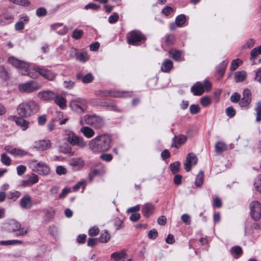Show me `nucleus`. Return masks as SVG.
<instances>
[{
  "instance_id": "bb28decb",
  "label": "nucleus",
  "mask_w": 261,
  "mask_h": 261,
  "mask_svg": "<svg viewBox=\"0 0 261 261\" xmlns=\"http://www.w3.org/2000/svg\"><path fill=\"white\" fill-rule=\"evenodd\" d=\"M227 65V62L224 61H222L216 68V74L219 78H221L223 75L226 68Z\"/></svg>"
},
{
  "instance_id": "9b49d317",
  "label": "nucleus",
  "mask_w": 261,
  "mask_h": 261,
  "mask_svg": "<svg viewBox=\"0 0 261 261\" xmlns=\"http://www.w3.org/2000/svg\"><path fill=\"white\" fill-rule=\"evenodd\" d=\"M251 215L254 221H258L261 217V204L257 201L250 203Z\"/></svg>"
},
{
  "instance_id": "4468645a",
  "label": "nucleus",
  "mask_w": 261,
  "mask_h": 261,
  "mask_svg": "<svg viewBox=\"0 0 261 261\" xmlns=\"http://www.w3.org/2000/svg\"><path fill=\"white\" fill-rule=\"evenodd\" d=\"M197 158L194 153H189L186 157V162L184 164L185 170L189 172L190 171L191 167L195 166L197 163Z\"/></svg>"
},
{
  "instance_id": "39448f33",
  "label": "nucleus",
  "mask_w": 261,
  "mask_h": 261,
  "mask_svg": "<svg viewBox=\"0 0 261 261\" xmlns=\"http://www.w3.org/2000/svg\"><path fill=\"white\" fill-rule=\"evenodd\" d=\"M65 135L67 137V141L71 145L77 146L81 148H84L87 146L84 139L75 135L73 132L67 130L65 131Z\"/></svg>"
},
{
  "instance_id": "603ef678",
  "label": "nucleus",
  "mask_w": 261,
  "mask_h": 261,
  "mask_svg": "<svg viewBox=\"0 0 261 261\" xmlns=\"http://www.w3.org/2000/svg\"><path fill=\"white\" fill-rule=\"evenodd\" d=\"M255 189L261 193V175L258 176V179L254 184Z\"/></svg>"
},
{
  "instance_id": "5fc2aeb1",
  "label": "nucleus",
  "mask_w": 261,
  "mask_h": 261,
  "mask_svg": "<svg viewBox=\"0 0 261 261\" xmlns=\"http://www.w3.org/2000/svg\"><path fill=\"white\" fill-rule=\"evenodd\" d=\"M16 232V236L17 237L24 236L28 233V229L24 227H21V226L20 229L18 230Z\"/></svg>"
},
{
  "instance_id": "f257e3e1",
  "label": "nucleus",
  "mask_w": 261,
  "mask_h": 261,
  "mask_svg": "<svg viewBox=\"0 0 261 261\" xmlns=\"http://www.w3.org/2000/svg\"><path fill=\"white\" fill-rule=\"evenodd\" d=\"M111 137L108 134H102L91 140L88 144L89 148L94 153L107 151L111 147Z\"/></svg>"
},
{
  "instance_id": "1a4fd4ad",
  "label": "nucleus",
  "mask_w": 261,
  "mask_h": 261,
  "mask_svg": "<svg viewBox=\"0 0 261 261\" xmlns=\"http://www.w3.org/2000/svg\"><path fill=\"white\" fill-rule=\"evenodd\" d=\"M127 40L129 44L137 45L139 42L145 40V37L140 31L134 30L127 34Z\"/></svg>"
},
{
  "instance_id": "4be33fe9",
  "label": "nucleus",
  "mask_w": 261,
  "mask_h": 261,
  "mask_svg": "<svg viewBox=\"0 0 261 261\" xmlns=\"http://www.w3.org/2000/svg\"><path fill=\"white\" fill-rule=\"evenodd\" d=\"M23 118L24 117H21L19 116V117H16L15 122L17 126L20 127L22 130L25 131L29 128L30 123Z\"/></svg>"
},
{
  "instance_id": "49530a36",
  "label": "nucleus",
  "mask_w": 261,
  "mask_h": 261,
  "mask_svg": "<svg viewBox=\"0 0 261 261\" xmlns=\"http://www.w3.org/2000/svg\"><path fill=\"white\" fill-rule=\"evenodd\" d=\"M83 31L81 30H79V29H75L72 33V38H73L74 39H80L82 36H83Z\"/></svg>"
},
{
  "instance_id": "9d476101",
  "label": "nucleus",
  "mask_w": 261,
  "mask_h": 261,
  "mask_svg": "<svg viewBox=\"0 0 261 261\" xmlns=\"http://www.w3.org/2000/svg\"><path fill=\"white\" fill-rule=\"evenodd\" d=\"M211 83L207 80L204 81L203 84L200 82H197L191 88V91L195 95H201L204 92V88L206 91H209L211 88Z\"/></svg>"
},
{
  "instance_id": "8fccbe9b",
  "label": "nucleus",
  "mask_w": 261,
  "mask_h": 261,
  "mask_svg": "<svg viewBox=\"0 0 261 261\" xmlns=\"http://www.w3.org/2000/svg\"><path fill=\"white\" fill-rule=\"evenodd\" d=\"M118 14L115 12L109 17L108 21L110 23H114L118 21Z\"/></svg>"
},
{
  "instance_id": "6ab92c4d",
  "label": "nucleus",
  "mask_w": 261,
  "mask_h": 261,
  "mask_svg": "<svg viewBox=\"0 0 261 261\" xmlns=\"http://www.w3.org/2000/svg\"><path fill=\"white\" fill-rule=\"evenodd\" d=\"M154 210V206L151 203H146L142 205V213L143 216L146 218L153 214Z\"/></svg>"
},
{
  "instance_id": "338daca9",
  "label": "nucleus",
  "mask_w": 261,
  "mask_h": 261,
  "mask_svg": "<svg viewBox=\"0 0 261 261\" xmlns=\"http://www.w3.org/2000/svg\"><path fill=\"white\" fill-rule=\"evenodd\" d=\"M86 185V181L85 180L80 181L73 187L75 191L78 190L81 186L84 188Z\"/></svg>"
},
{
  "instance_id": "09e8293b",
  "label": "nucleus",
  "mask_w": 261,
  "mask_h": 261,
  "mask_svg": "<svg viewBox=\"0 0 261 261\" xmlns=\"http://www.w3.org/2000/svg\"><path fill=\"white\" fill-rule=\"evenodd\" d=\"M189 110L192 114H196L199 112L200 107L197 105H191L190 106Z\"/></svg>"
},
{
  "instance_id": "c756f323",
  "label": "nucleus",
  "mask_w": 261,
  "mask_h": 261,
  "mask_svg": "<svg viewBox=\"0 0 261 261\" xmlns=\"http://www.w3.org/2000/svg\"><path fill=\"white\" fill-rule=\"evenodd\" d=\"M126 256L125 250H122L120 252H115L111 254V257L116 261H119L121 259H124Z\"/></svg>"
},
{
  "instance_id": "f3484780",
  "label": "nucleus",
  "mask_w": 261,
  "mask_h": 261,
  "mask_svg": "<svg viewBox=\"0 0 261 261\" xmlns=\"http://www.w3.org/2000/svg\"><path fill=\"white\" fill-rule=\"evenodd\" d=\"M38 96L42 100L50 101L56 97V93L51 90L42 91L38 93Z\"/></svg>"
},
{
  "instance_id": "0eeeda50",
  "label": "nucleus",
  "mask_w": 261,
  "mask_h": 261,
  "mask_svg": "<svg viewBox=\"0 0 261 261\" xmlns=\"http://www.w3.org/2000/svg\"><path fill=\"white\" fill-rule=\"evenodd\" d=\"M41 88V85L37 81H31L21 84L18 88L20 92L25 93H32Z\"/></svg>"
},
{
  "instance_id": "b1692460",
  "label": "nucleus",
  "mask_w": 261,
  "mask_h": 261,
  "mask_svg": "<svg viewBox=\"0 0 261 261\" xmlns=\"http://www.w3.org/2000/svg\"><path fill=\"white\" fill-rule=\"evenodd\" d=\"M38 180V175L33 174L32 176H29L27 179L23 180L22 182V185L24 187H29L37 183Z\"/></svg>"
},
{
  "instance_id": "58836bf2",
  "label": "nucleus",
  "mask_w": 261,
  "mask_h": 261,
  "mask_svg": "<svg viewBox=\"0 0 261 261\" xmlns=\"http://www.w3.org/2000/svg\"><path fill=\"white\" fill-rule=\"evenodd\" d=\"M186 20V18L185 15L184 14H181L177 16L175 19V23L176 25L178 27H180L182 26V25L185 23Z\"/></svg>"
},
{
  "instance_id": "37998d69",
  "label": "nucleus",
  "mask_w": 261,
  "mask_h": 261,
  "mask_svg": "<svg viewBox=\"0 0 261 261\" xmlns=\"http://www.w3.org/2000/svg\"><path fill=\"white\" fill-rule=\"evenodd\" d=\"M37 72L36 71L33 72V71H29L28 69H24L23 71H22V74L23 75H27L31 78L36 79L38 77V75L37 74Z\"/></svg>"
},
{
  "instance_id": "72a5a7b5",
  "label": "nucleus",
  "mask_w": 261,
  "mask_h": 261,
  "mask_svg": "<svg viewBox=\"0 0 261 261\" xmlns=\"http://www.w3.org/2000/svg\"><path fill=\"white\" fill-rule=\"evenodd\" d=\"M76 59L82 63L87 62L89 59L87 53L85 51H79Z\"/></svg>"
},
{
  "instance_id": "13d9d810",
  "label": "nucleus",
  "mask_w": 261,
  "mask_h": 261,
  "mask_svg": "<svg viewBox=\"0 0 261 261\" xmlns=\"http://www.w3.org/2000/svg\"><path fill=\"white\" fill-rule=\"evenodd\" d=\"M79 53L78 49L75 48H71L69 51V56L71 58H75L76 59Z\"/></svg>"
},
{
  "instance_id": "a878e982",
  "label": "nucleus",
  "mask_w": 261,
  "mask_h": 261,
  "mask_svg": "<svg viewBox=\"0 0 261 261\" xmlns=\"http://www.w3.org/2000/svg\"><path fill=\"white\" fill-rule=\"evenodd\" d=\"M187 141V137L183 135H179L174 138V146L178 148Z\"/></svg>"
},
{
  "instance_id": "7ed1b4c3",
  "label": "nucleus",
  "mask_w": 261,
  "mask_h": 261,
  "mask_svg": "<svg viewBox=\"0 0 261 261\" xmlns=\"http://www.w3.org/2000/svg\"><path fill=\"white\" fill-rule=\"evenodd\" d=\"M29 165L33 171L39 174L46 175L50 173L49 167L44 162H38L37 160H33L30 161Z\"/></svg>"
},
{
  "instance_id": "79ce46f5",
  "label": "nucleus",
  "mask_w": 261,
  "mask_h": 261,
  "mask_svg": "<svg viewBox=\"0 0 261 261\" xmlns=\"http://www.w3.org/2000/svg\"><path fill=\"white\" fill-rule=\"evenodd\" d=\"M242 63V61L239 59L233 60L231 63L230 69L232 71L235 70Z\"/></svg>"
},
{
  "instance_id": "a18cd8bd",
  "label": "nucleus",
  "mask_w": 261,
  "mask_h": 261,
  "mask_svg": "<svg viewBox=\"0 0 261 261\" xmlns=\"http://www.w3.org/2000/svg\"><path fill=\"white\" fill-rule=\"evenodd\" d=\"M170 169L172 173L175 174L178 172L180 167V163L179 162H176L172 163L170 165Z\"/></svg>"
},
{
  "instance_id": "e433bc0d",
  "label": "nucleus",
  "mask_w": 261,
  "mask_h": 261,
  "mask_svg": "<svg viewBox=\"0 0 261 261\" xmlns=\"http://www.w3.org/2000/svg\"><path fill=\"white\" fill-rule=\"evenodd\" d=\"M9 73L3 66H0V78L7 81L9 78Z\"/></svg>"
},
{
  "instance_id": "0e129e2a",
  "label": "nucleus",
  "mask_w": 261,
  "mask_h": 261,
  "mask_svg": "<svg viewBox=\"0 0 261 261\" xmlns=\"http://www.w3.org/2000/svg\"><path fill=\"white\" fill-rule=\"evenodd\" d=\"M100 159L106 162H110L113 159V156L111 154L104 153L100 155Z\"/></svg>"
},
{
  "instance_id": "f704fd0d",
  "label": "nucleus",
  "mask_w": 261,
  "mask_h": 261,
  "mask_svg": "<svg viewBox=\"0 0 261 261\" xmlns=\"http://www.w3.org/2000/svg\"><path fill=\"white\" fill-rule=\"evenodd\" d=\"M203 172L200 171L197 174L195 181V184L197 187H200L202 185L203 182Z\"/></svg>"
},
{
  "instance_id": "393cba45",
  "label": "nucleus",
  "mask_w": 261,
  "mask_h": 261,
  "mask_svg": "<svg viewBox=\"0 0 261 261\" xmlns=\"http://www.w3.org/2000/svg\"><path fill=\"white\" fill-rule=\"evenodd\" d=\"M54 100L56 104L61 109H65L66 108V100L63 96L56 93V97Z\"/></svg>"
},
{
  "instance_id": "ea45409f",
  "label": "nucleus",
  "mask_w": 261,
  "mask_h": 261,
  "mask_svg": "<svg viewBox=\"0 0 261 261\" xmlns=\"http://www.w3.org/2000/svg\"><path fill=\"white\" fill-rule=\"evenodd\" d=\"M169 54L170 56L176 61H180L181 58V53L180 51L175 50V49H171L169 51Z\"/></svg>"
},
{
  "instance_id": "423d86ee",
  "label": "nucleus",
  "mask_w": 261,
  "mask_h": 261,
  "mask_svg": "<svg viewBox=\"0 0 261 261\" xmlns=\"http://www.w3.org/2000/svg\"><path fill=\"white\" fill-rule=\"evenodd\" d=\"M70 107L74 112L77 113H82L87 108V102L84 99L76 98L70 101Z\"/></svg>"
},
{
  "instance_id": "864d4df0",
  "label": "nucleus",
  "mask_w": 261,
  "mask_h": 261,
  "mask_svg": "<svg viewBox=\"0 0 261 261\" xmlns=\"http://www.w3.org/2000/svg\"><path fill=\"white\" fill-rule=\"evenodd\" d=\"M254 81L261 84V67L255 71Z\"/></svg>"
},
{
  "instance_id": "bf43d9fd",
  "label": "nucleus",
  "mask_w": 261,
  "mask_h": 261,
  "mask_svg": "<svg viewBox=\"0 0 261 261\" xmlns=\"http://www.w3.org/2000/svg\"><path fill=\"white\" fill-rule=\"evenodd\" d=\"M16 169L18 175H21L25 172L27 170V168L24 165H19L18 167H17Z\"/></svg>"
},
{
  "instance_id": "e2e57ef3",
  "label": "nucleus",
  "mask_w": 261,
  "mask_h": 261,
  "mask_svg": "<svg viewBox=\"0 0 261 261\" xmlns=\"http://www.w3.org/2000/svg\"><path fill=\"white\" fill-rule=\"evenodd\" d=\"M46 14V10L44 8H39L36 10V15L38 17L45 16Z\"/></svg>"
},
{
  "instance_id": "2f4dec72",
  "label": "nucleus",
  "mask_w": 261,
  "mask_h": 261,
  "mask_svg": "<svg viewBox=\"0 0 261 261\" xmlns=\"http://www.w3.org/2000/svg\"><path fill=\"white\" fill-rule=\"evenodd\" d=\"M231 254L236 258L239 257L243 253L241 247L238 246H236L232 247L230 249Z\"/></svg>"
},
{
  "instance_id": "473e14b6",
  "label": "nucleus",
  "mask_w": 261,
  "mask_h": 261,
  "mask_svg": "<svg viewBox=\"0 0 261 261\" xmlns=\"http://www.w3.org/2000/svg\"><path fill=\"white\" fill-rule=\"evenodd\" d=\"M247 76L245 71L236 72L234 75V79L237 82H243L246 79Z\"/></svg>"
},
{
  "instance_id": "052dcab7",
  "label": "nucleus",
  "mask_w": 261,
  "mask_h": 261,
  "mask_svg": "<svg viewBox=\"0 0 261 261\" xmlns=\"http://www.w3.org/2000/svg\"><path fill=\"white\" fill-rule=\"evenodd\" d=\"M99 229L97 227H93L89 230V235L90 236H95L99 233Z\"/></svg>"
},
{
  "instance_id": "c9c22d12",
  "label": "nucleus",
  "mask_w": 261,
  "mask_h": 261,
  "mask_svg": "<svg viewBox=\"0 0 261 261\" xmlns=\"http://www.w3.org/2000/svg\"><path fill=\"white\" fill-rule=\"evenodd\" d=\"M226 149V145L222 142H218L215 145V150L217 153H221Z\"/></svg>"
},
{
  "instance_id": "c85d7f7f",
  "label": "nucleus",
  "mask_w": 261,
  "mask_h": 261,
  "mask_svg": "<svg viewBox=\"0 0 261 261\" xmlns=\"http://www.w3.org/2000/svg\"><path fill=\"white\" fill-rule=\"evenodd\" d=\"M76 77L77 79H82L84 84L89 83L93 80V76L90 73H87L84 76H83L81 73H78L76 74Z\"/></svg>"
},
{
  "instance_id": "aec40b11",
  "label": "nucleus",
  "mask_w": 261,
  "mask_h": 261,
  "mask_svg": "<svg viewBox=\"0 0 261 261\" xmlns=\"http://www.w3.org/2000/svg\"><path fill=\"white\" fill-rule=\"evenodd\" d=\"M84 161L81 158L72 159L70 162V165L75 171L81 170L84 167Z\"/></svg>"
},
{
  "instance_id": "680f3d73",
  "label": "nucleus",
  "mask_w": 261,
  "mask_h": 261,
  "mask_svg": "<svg viewBox=\"0 0 261 261\" xmlns=\"http://www.w3.org/2000/svg\"><path fill=\"white\" fill-rule=\"evenodd\" d=\"M66 169L62 166H59L56 168V173L58 175L65 174L66 173Z\"/></svg>"
},
{
  "instance_id": "ddd939ff",
  "label": "nucleus",
  "mask_w": 261,
  "mask_h": 261,
  "mask_svg": "<svg viewBox=\"0 0 261 261\" xmlns=\"http://www.w3.org/2000/svg\"><path fill=\"white\" fill-rule=\"evenodd\" d=\"M101 94L104 96H111L116 97H130L132 95V92L127 91H100Z\"/></svg>"
},
{
  "instance_id": "2eb2a0df",
  "label": "nucleus",
  "mask_w": 261,
  "mask_h": 261,
  "mask_svg": "<svg viewBox=\"0 0 261 261\" xmlns=\"http://www.w3.org/2000/svg\"><path fill=\"white\" fill-rule=\"evenodd\" d=\"M8 62L16 68L21 69L22 71L24 69H29L30 65L28 63L19 60L14 57H10L8 58Z\"/></svg>"
},
{
  "instance_id": "412c9836",
  "label": "nucleus",
  "mask_w": 261,
  "mask_h": 261,
  "mask_svg": "<svg viewBox=\"0 0 261 261\" xmlns=\"http://www.w3.org/2000/svg\"><path fill=\"white\" fill-rule=\"evenodd\" d=\"M20 206L24 209H29L33 205L31 197L29 195H24L20 200Z\"/></svg>"
},
{
  "instance_id": "4d7b16f0",
  "label": "nucleus",
  "mask_w": 261,
  "mask_h": 261,
  "mask_svg": "<svg viewBox=\"0 0 261 261\" xmlns=\"http://www.w3.org/2000/svg\"><path fill=\"white\" fill-rule=\"evenodd\" d=\"M241 96L238 93H234L230 96V100L231 102L236 103L240 101Z\"/></svg>"
},
{
  "instance_id": "3c124183",
  "label": "nucleus",
  "mask_w": 261,
  "mask_h": 261,
  "mask_svg": "<svg viewBox=\"0 0 261 261\" xmlns=\"http://www.w3.org/2000/svg\"><path fill=\"white\" fill-rule=\"evenodd\" d=\"M181 220L187 225H189L191 222L190 216L187 214H183L181 217Z\"/></svg>"
},
{
  "instance_id": "a19ab883",
  "label": "nucleus",
  "mask_w": 261,
  "mask_h": 261,
  "mask_svg": "<svg viewBox=\"0 0 261 261\" xmlns=\"http://www.w3.org/2000/svg\"><path fill=\"white\" fill-rule=\"evenodd\" d=\"M1 161L2 163L6 166H9L11 163L10 158L5 153H2L1 154Z\"/></svg>"
},
{
  "instance_id": "f03ea898",
  "label": "nucleus",
  "mask_w": 261,
  "mask_h": 261,
  "mask_svg": "<svg viewBox=\"0 0 261 261\" xmlns=\"http://www.w3.org/2000/svg\"><path fill=\"white\" fill-rule=\"evenodd\" d=\"M39 111L38 103L31 100L19 104L17 109V114L21 117H28L36 113Z\"/></svg>"
},
{
  "instance_id": "a211bd4d",
  "label": "nucleus",
  "mask_w": 261,
  "mask_h": 261,
  "mask_svg": "<svg viewBox=\"0 0 261 261\" xmlns=\"http://www.w3.org/2000/svg\"><path fill=\"white\" fill-rule=\"evenodd\" d=\"M6 225L8 230L11 232H16L21 226L20 223L15 219L8 220Z\"/></svg>"
},
{
  "instance_id": "774afa93",
  "label": "nucleus",
  "mask_w": 261,
  "mask_h": 261,
  "mask_svg": "<svg viewBox=\"0 0 261 261\" xmlns=\"http://www.w3.org/2000/svg\"><path fill=\"white\" fill-rule=\"evenodd\" d=\"M148 237L149 238L151 239H154L158 237V232L154 229H152L149 232L148 234Z\"/></svg>"
},
{
  "instance_id": "f8f14e48",
  "label": "nucleus",
  "mask_w": 261,
  "mask_h": 261,
  "mask_svg": "<svg viewBox=\"0 0 261 261\" xmlns=\"http://www.w3.org/2000/svg\"><path fill=\"white\" fill-rule=\"evenodd\" d=\"M51 146V144L49 140H41L35 141L32 148L39 151H44L49 149Z\"/></svg>"
},
{
  "instance_id": "5701e85b",
  "label": "nucleus",
  "mask_w": 261,
  "mask_h": 261,
  "mask_svg": "<svg viewBox=\"0 0 261 261\" xmlns=\"http://www.w3.org/2000/svg\"><path fill=\"white\" fill-rule=\"evenodd\" d=\"M13 20L14 16L10 13H4L0 16V23L3 25L11 23Z\"/></svg>"
},
{
  "instance_id": "20e7f679",
  "label": "nucleus",
  "mask_w": 261,
  "mask_h": 261,
  "mask_svg": "<svg viewBox=\"0 0 261 261\" xmlns=\"http://www.w3.org/2000/svg\"><path fill=\"white\" fill-rule=\"evenodd\" d=\"M85 123L95 129H100L105 124L103 119L96 115H86L84 117Z\"/></svg>"
},
{
  "instance_id": "cd10ccee",
  "label": "nucleus",
  "mask_w": 261,
  "mask_h": 261,
  "mask_svg": "<svg viewBox=\"0 0 261 261\" xmlns=\"http://www.w3.org/2000/svg\"><path fill=\"white\" fill-rule=\"evenodd\" d=\"M80 131L87 138H91L94 136L95 132L93 129L89 126H83Z\"/></svg>"
},
{
  "instance_id": "7c9ffc66",
  "label": "nucleus",
  "mask_w": 261,
  "mask_h": 261,
  "mask_svg": "<svg viewBox=\"0 0 261 261\" xmlns=\"http://www.w3.org/2000/svg\"><path fill=\"white\" fill-rule=\"evenodd\" d=\"M172 67L173 63L172 61L169 59H167L162 64L161 70L164 72H168L170 71Z\"/></svg>"
},
{
  "instance_id": "69168bd1",
  "label": "nucleus",
  "mask_w": 261,
  "mask_h": 261,
  "mask_svg": "<svg viewBox=\"0 0 261 261\" xmlns=\"http://www.w3.org/2000/svg\"><path fill=\"white\" fill-rule=\"evenodd\" d=\"M200 102L203 107H206L210 104L211 101L208 97L204 96L201 99Z\"/></svg>"
},
{
  "instance_id": "6e6552de",
  "label": "nucleus",
  "mask_w": 261,
  "mask_h": 261,
  "mask_svg": "<svg viewBox=\"0 0 261 261\" xmlns=\"http://www.w3.org/2000/svg\"><path fill=\"white\" fill-rule=\"evenodd\" d=\"M32 68L33 70L48 81H54L56 78V74L53 71L44 66L34 65Z\"/></svg>"
},
{
  "instance_id": "6e6d98bb",
  "label": "nucleus",
  "mask_w": 261,
  "mask_h": 261,
  "mask_svg": "<svg viewBox=\"0 0 261 261\" xmlns=\"http://www.w3.org/2000/svg\"><path fill=\"white\" fill-rule=\"evenodd\" d=\"M226 113L229 117L232 118L235 115L236 111L232 107H229L226 109Z\"/></svg>"
},
{
  "instance_id": "de8ad7c7",
  "label": "nucleus",
  "mask_w": 261,
  "mask_h": 261,
  "mask_svg": "<svg viewBox=\"0 0 261 261\" xmlns=\"http://www.w3.org/2000/svg\"><path fill=\"white\" fill-rule=\"evenodd\" d=\"M10 2L18 5L22 6H27L30 5V2L28 0H9Z\"/></svg>"
},
{
  "instance_id": "c03bdc74",
  "label": "nucleus",
  "mask_w": 261,
  "mask_h": 261,
  "mask_svg": "<svg viewBox=\"0 0 261 261\" xmlns=\"http://www.w3.org/2000/svg\"><path fill=\"white\" fill-rule=\"evenodd\" d=\"M258 54H259L258 48H254L251 50L250 53V60L252 61V64H256V63L255 62L254 60L256 58V57L258 56Z\"/></svg>"
},
{
  "instance_id": "4c0bfd02",
  "label": "nucleus",
  "mask_w": 261,
  "mask_h": 261,
  "mask_svg": "<svg viewBox=\"0 0 261 261\" xmlns=\"http://www.w3.org/2000/svg\"><path fill=\"white\" fill-rule=\"evenodd\" d=\"M110 234L107 231H105L101 233L98 240L101 243H107L110 240Z\"/></svg>"
},
{
  "instance_id": "dca6fc26",
  "label": "nucleus",
  "mask_w": 261,
  "mask_h": 261,
  "mask_svg": "<svg viewBox=\"0 0 261 261\" xmlns=\"http://www.w3.org/2000/svg\"><path fill=\"white\" fill-rule=\"evenodd\" d=\"M251 100V93L249 89H245L243 92V97L241 99L239 105L241 107H247Z\"/></svg>"
}]
</instances>
